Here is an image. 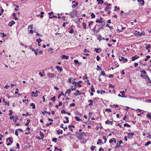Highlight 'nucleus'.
Masks as SVG:
<instances>
[{"label":"nucleus","mask_w":151,"mask_h":151,"mask_svg":"<svg viewBox=\"0 0 151 151\" xmlns=\"http://www.w3.org/2000/svg\"><path fill=\"white\" fill-rule=\"evenodd\" d=\"M95 51H96V52L97 53H99V51L98 50V49L97 48H95Z\"/></svg>","instance_id":"obj_62"},{"label":"nucleus","mask_w":151,"mask_h":151,"mask_svg":"<svg viewBox=\"0 0 151 151\" xmlns=\"http://www.w3.org/2000/svg\"><path fill=\"white\" fill-rule=\"evenodd\" d=\"M150 44H147L146 47H145V48L146 49L149 50V49H150Z\"/></svg>","instance_id":"obj_24"},{"label":"nucleus","mask_w":151,"mask_h":151,"mask_svg":"<svg viewBox=\"0 0 151 151\" xmlns=\"http://www.w3.org/2000/svg\"><path fill=\"white\" fill-rule=\"evenodd\" d=\"M103 139H104V140H105L104 143H105L106 142V140H107V139L106 138V137L105 136H103Z\"/></svg>","instance_id":"obj_53"},{"label":"nucleus","mask_w":151,"mask_h":151,"mask_svg":"<svg viewBox=\"0 0 151 151\" xmlns=\"http://www.w3.org/2000/svg\"><path fill=\"white\" fill-rule=\"evenodd\" d=\"M74 26L73 25H72L69 28L70 31L69 33H73L74 32V29L73 27Z\"/></svg>","instance_id":"obj_6"},{"label":"nucleus","mask_w":151,"mask_h":151,"mask_svg":"<svg viewBox=\"0 0 151 151\" xmlns=\"http://www.w3.org/2000/svg\"><path fill=\"white\" fill-rule=\"evenodd\" d=\"M61 58L63 59V58L68 60L69 59V56L68 55H63L61 56Z\"/></svg>","instance_id":"obj_8"},{"label":"nucleus","mask_w":151,"mask_h":151,"mask_svg":"<svg viewBox=\"0 0 151 151\" xmlns=\"http://www.w3.org/2000/svg\"><path fill=\"white\" fill-rule=\"evenodd\" d=\"M18 131L17 130H16L15 131V134L17 136H18Z\"/></svg>","instance_id":"obj_61"},{"label":"nucleus","mask_w":151,"mask_h":151,"mask_svg":"<svg viewBox=\"0 0 151 151\" xmlns=\"http://www.w3.org/2000/svg\"><path fill=\"white\" fill-rule=\"evenodd\" d=\"M82 24L83 26V28L85 29H86V23L85 22H83L82 23Z\"/></svg>","instance_id":"obj_35"},{"label":"nucleus","mask_w":151,"mask_h":151,"mask_svg":"<svg viewBox=\"0 0 151 151\" xmlns=\"http://www.w3.org/2000/svg\"><path fill=\"white\" fill-rule=\"evenodd\" d=\"M15 23V22L13 21L12 20L11 22H10L8 26L9 27H11Z\"/></svg>","instance_id":"obj_9"},{"label":"nucleus","mask_w":151,"mask_h":151,"mask_svg":"<svg viewBox=\"0 0 151 151\" xmlns=\"http://www.w3.org/2000/svg\"><path fill=\"white\" fill-rule=\"evenodd\" d=\"M52 124V122H50L49 123H47L46 124V126L48 127V126L51 125Z\"/></svg>","instance_id":"obj_57"},{"label":"nucleus","mask_w":151,"mask_h":151,"mask_svg":"<svg viewBox=\"0 0 151 151\" xmlns=\"http://www.w3.org/2000/svg\"><path fill=\"white\" fill-rule=\"evenodd\" d=\"M14 118H15V116L14 115L11 116L10 117V119H13L14 120Z\"/></svg>","instance_id":"obj_54"},{"label":"nucleus","mask_w":151,"mask_h":151,"mask_svg":"<svg viewBox=\"0 0 151 151\" xmlns=\"http://www.w3.org/2000/svg\"><path fill=\"white\" fill-rule=\"evenodd\" d=\"M9 116H11L13 114L12 111L11 110H9Z\"/></svg>","instance_id":"obj_47"},{"label":"nucleus","mask_w":151,"mask_h":151,"mask_svg":"<svg viewBox=\"0 0 151 151\" xmlns=\"http://www.w3.org/2000/svg\"><path fill=\"white\" fill-rule=\"evenodd\" d=\"M101 23V24L102 25L101 27H102L103 26H104L105 25V23L104 21H101L100 23Z\"/></svg>","instance_id":"obj_28"},{"label":"nucleus","mask_w":151,"mask_h":151,"mask_svg":"<svg viewBox=\"0 0 151 151\" xmlns=\"http://www.w3.org/2000/svg\"><path fill=\"white\" fill-rule=\"evenodd\" d=\"M40 136L42 137V138H41V139H43V137L44 136V134H43V133L41 132H40Z\"/></svg>","instance_id":"obj_19"},{"label":"nucleus","mask_w":151,"mask_h":151,"mask_svg":"<svg viewBox=\"0 0 151 151\" xmlns=\"http://www.w3.org/2000/svg\"><path fill=\"white\" fill-rule=\"evenodd\" d=\"M140 72L142 73L143 74H145L146 73V72L145 71L140 70Z\"/></svg>","instance_id":"obj_63"},{"label":"nucleus","mask_w":151,"mask_h":151,"mask_svg":"<svg viewBox=\"0 0 151 151\" xmlns=\"http://www.w3.org/2000/svg\"><path fill=\"white\" fill-rule=\"evenodd\" d=\"M142 2V3L141 4V5H142V6H143L145 2L144 1V0H140V2Z\"/></svg>","instance_id":"obj_46"},{"label":"nucleus","mask_w":151,"mask_h":151,"mask_svg":"<svg viewBox=\"0 0 151 151\" xmlns=\"http://www.w3.org/2000/svg\"><path fill=\"white\" fill-rule=\"evenodd\" d=\"M114 8L115 9H114V11H116V9H117V10H119L120 9L119 8V7L117 8L116 6H115L114 7Z\"/></svg>","instance_id":"obj_51"},{"label":"nucleus","mask_w":151,"mask_h":151,"mask_svg":"<svg viewBox=\"0 0 151 151\" xmlns=\"http://www.w3.org/2000/svg\"><path fill=\"white\" fill-rule=\"evenodd\" d=\"M113 121H109V120H108L107 121H106L105 122V124H110L111 125H113Z\"/></svg>","instance_id":"obj_12"},{"label":"nucleus","mask_w":151,"mask_h":151,"mask_svg":"<svg viewBox=\"0 0 151 151\" xmlns=\"http://www.w3.org/2000/svg\"><path fill=\"white\" fill-rule=\"evenodd\" d=\"M96 1L98 2V4H102L104 2V1L103 0H97Z\"/></svg>","instance_id":"obj_17"},{"label":"nucleus","mask_w":151,"mask_h":151,"mask_svg":"<svg viewBox=\"0 0 151 151\" xmlns=\"http://www.w3.org/2000/svg\"><path fill=\"white\" fill-rule=\"evenodd\" d=\"M78 5V3L77 2H76V4H74L72 5V7L73 8L76 7Z\"/></svg>","instance_id":"obj_30"},{"label":"nucleus","mask_w":151,"mask_h":151,"mask_svg":"<svg viewBox=\"0 0 151 151\" xmlns=\"http://www.w3.org/2000/svg\"><path fill=\"white\" fill-rule=\"evenodd\" d=\"M120 93H122V96H124L125 95V91H121Z\"/></svg>","instance_id":"obj_44"},{"label":"nucleus","mask_w":151,"mask_h":151,"mask_svg":"<svg viewBox=\"0 0 151 151\" xmlns=\"http://www.w3.org/2000/svg\"><path fill=\"white\" fill-rule=\"evenodd\" d=\"M92 88L91 89V91H92V92H95V90H94V88H93V85H92Z\"/></svg>","instance_id":"obj_45"},{"label":"nucleus","mask_w":151,"mask_h":151,"mask_svg":"<svg viewBox=\"0 0 151 151\" xmlns=\"http://www.w3.org/2000/svg\"><path fill=\"white\" fill-rule=\"evenodd\" d=\"M104 5H105L106 6H110L111 5V4H108L106 2L104 4Z\"/></svg>","instance_id":"obj_38"},{"label":"nucleus","mask_w":151,"mask_h":151,"mask_svg":"<svg viewBox=\"0 0 151 151\" xmlns=\"http://www.w3.org/2000/svg\"><path fill=\"white\" fill-rule=\"evenodd\" d=\"M101 143L102 144H103V143L102 142V140L101 139H100L98 140V141L97 143V144L98 145H99Z\"/></svg>","instance_id":"obj_20"},{"label":"nucleus","mask_w":151,"mask_h":151,"mask_svg":"<svg viewBox=\"0 0 151 151\" xmlns=\"http://www.w3.org/2000/svg\"><path fill=\"white\" fill-rule=\"evenodd\" d=\"M91 18H94L95 17V15L94 14L92 13L91 14Z\"/></svg>","instance_id":"obj_33"},{"label":"nucleus","mask_w":151,"mask_h":151,"mask_svg":"<svg viewBox=\"0 0 151 151\" xmlns=\"http://www.w3.org/2000/svg\"><path fill=\"white\" fill-rule=\"evenodd\" d=\"M139 57V56H138L137 55H135V56L131 58L132 61H134L136 59H138Z\"/></svg>","instance_id":"obj_10"},{"label":"nucleus","mask_w":151,"mask_h":151,"mask_svg":"<svg viewBox=\"0 0 151 151\" xmlns=\"http://www.w3.org/2000/svg\"><path fill=\"white\" fill-rule=\"evenodd\" d=\"M30 105L32 106V108L33 109H35V104H33V103H32L30 104Z\"/></svg>","instance_id":"obj_40"},{"label":"nucleus","mask_w":151,"mask_h":151,"mask_svg":"<svg viewBox=\"0 0 151 151\" xmlns=\"http://www.w3.org/2000/svg\"><path fill=\"white\" fill-rule=\"evenodd\" d=\"M147 116L148 118H149L150 119H151V116L150 113L147 114Z\"/></svg>","instance_id":"obj_64"},{"label":"nucleus","mask_w":151,"mask_h":151,"mask_svg":"<svg viewBox=\"0 0 151 151\" xmlns=\"http://www.w3.org/2000/svg\"><path fill=\"white\" fill-rule=\"evenodd\" d=\"M72 78H70L68 79V83H71V80L72 79Z\"/></svg>","instance_id":"obj_59"},{"label":"nucleus","mask_w":151,"mask_h":151,"mask_svg":"<svg viewBox=\"0 0 151 151\" xmlns=\"http://www.w3.org/2000/svg\"><path fill=\"white\" fill-rule=\"evenodd\" d=\"M75 119L77 121H80V119L77 116H75Z\"/></svg>","instance_id":"obj_41"},{"label":"nucleus","mask_w":151,"mask_h":151,"mask_svg":"<svg viewBox=\"0 0 151 151\" xmlns=\"http://www.w3.org/2000/svg\"><path fill=\"white\" fill-rule=\"evenodd\" d=\"M145 79L147 81H148V82L150 83H151V81L150 78H149V77L148 76H145Z\"/></svg>","instance_id":"obj_15"},{"label":"nucleus","mask_w":151,"mask_h":151,"mask_svg":"<svg viewBox=\"0 0 151 151\" xmlns=\"http://www.w3.org/2000/svg\"><path fill=\"white\" fill-rule=\"evenodd\" d=\"M145 34V33L143 31L142 32H138L137 33V34L138 36H141L142 35H144Z\"/></svg>","instance_id":"obj_13"},{"label":"nucleus","mask_w":151,"mask_h":151,"mask_svg":"<svg viewBox=\"0 0 151 151\" xmlns=\"http://www.w3.org/2000/svg\"><path fill=\"white\" fill-rule=\"evenodd\" d=\"M101 73L102 75H103L104 76H106V74L105 73L104 71H102Z\"/></svg>","instance_id":"obj_60"},{"label":"nucleus","mask_w":151,"mask_h":151,"mask_svg":"<svg viewBox=\"0 0 151 151\" xmlns=\"http://www.w3.org/2000/svg\"><path fill=\"white\" fill-rule=\"evenodd\" d=\"M57 131L58 134H62L63 133V132L62 130H60V131L59 130H58Z\"/></svg>","instance_id":"obj_31"},{"label":"nucleus","mask_w":151,"mask_h":151,"mask_svg":"<svg viewBox=\"0 0 151 151\" xmlns=\"http://www.w3.org/2000/svg\"><path fill=\"white\" fill-rule=\"evenodd\" d=\"M15 119H14L13 120V122H16L17 120L18 119V117L17 116H16L15 117Z\"/></svg>","instance_id":"obj_34"},{"label":"nucleus","mask_w":151,"mask_h":151,"mask_svg":"<svg viewBox=\"0 0 151 151\" xmlns=\"http://www.w3.org/2000/svg\"><path fill=\"white\" fill-rule=\"evenodd\" d=\"M42 40L40 38H39V39H37L36 40V41L38 43H40V42L42 41Z\"/></svg>","instance_id":"obj_37"},{"label":"nucleus","mask_w":151,"mask_h":151,"mask_svg":"<svg viewBox=\"0 0 151 151\" xmlns=\"http://www.w3.org/2000/svg\"><path fill=\"white\" fill-rule=\"evenodd\" d=\"M106 27H109V29L110 30H111L113 29V27L110 26L109 24H106Z\"/></svg>","instance_id":"obj_27"},{"label":"nucleus","mask_w":151,"mask_h":151,"mask_svg":"<svg viewBox=\"0 0 151 151\" xmlns=\"http://www.w3.org/2000/svg\"><path fill=\"white\" fill-rule=\"evenodd\" d=\"M89 101L90 102V104H88V106H92L93 104V101L91 99L89 100Z\"/></svg>","instance_id":"obj_21"},{"label":"nucleus","mask_w":151,"mask_h":151,"mask_svg":"<svg viewBox=\"0 0 151 151\" xmlns=\"http://www.w3.org/2000/svg\"><path fill=\"white\" fill-rule=\"evenodd\" d=\"M61 113L62 114H65L66 112V111L64 110H61Z\"/></svg>","instance_id":"obj_52"},{"label":"nucleus","mask_w":151,"mask_h":151,"mask_svg":"<svg viewBox=\"0 0 151 151\" xmlns=\"http://www.w3.org/2000/svg\"><path fill=\"white\" fill-rule=\"evenodd\" d=\"M74 114H75V115H76L79 116H81L82 115L80 113V112H78V111H75Z\"/></svg>","instance_id":"obj_18"},{"label":"nucleus","mask_w":151,"mask_h":151,"mask_svg":"<svg viewBox=\"0 0 151 151\" xmlns=\"http://www.w3.org/2000/svg\"><path fill=\"white\" fill-rule=\"evenodd\" d=\"M55 75L54 74L49 73L47 74V76L50 77L51 78H54L55 77Z\"/></svg>","instance_id":"obj_5"},{"label":"nucleus","mask_w":151,"mask_h":151,"mask_svg":"<svg viewBox=\"0 0 151 151\" xmlns=\"http://www.w3.org/2000/svg\"><path fill=\"white\" fill-rule=\"evenodd\" d=\"M122 143H123L122 141V140H120V141H119V143L117 142V143L116 145V147H115V148H116V147L119 148L121 144Z\"/></svg>","instance_id":"obj_7"},{"label":"nucleus","mask_w":151,"mask_h":151,"mask_svg":"<svg viewBox=\"0 0 151 151\" xmlns=\"http://www.w3.org/2000/svg\"><path fill=\"white\" fill-rule=\"evenodd\" d=\"M151 144V142L150 141H148L145 144V146H148L149 145Z\"/></svg>","instance_id":"obj_39"},{"label":"nucleus","mask_w":151,"mask_h":151,"mask_svg":"<svg viewBox=\"0 0 151 151\" xmlns=\"http://www.w3.org/2000/svg\"><path fill=\"white\" fill-rule=\"evenodd\" d=\"M101 21L100 19L99 20L98 19H97L96 21V22H99V23H100Z\"/></svg>","instance_id":"obj_56"},{"label":"nucleus","mask_w":151,"mask_h":151,"mask_svg":"<svg viewBox=\"0 0 151 151\" xmlns=\"http://www.w3.org/2000/svg\"><path fill=\"white\" fill-rule=\"evenodd\" d=\"M95 147V146L92 145L91 146V149L92 150H93Z\"/></svg>","instance_id":"obj_50"},{"label":"nucleus","mask_w":151,"mask_h":151,"mask_svg":"<svg viewBox=\"0 0 151 151\" xmlns=\"http://www.w3.org/2000/svg\"><path fill=\"white\" fill-rule=\"evenodd\" d=\"M61 150H62L61 149L58 148L57 147H55V151H58V150H60V151H61Z\"/></svg>","instance_id":"obj_32"},{"label":"nucleus","mask_w":151,"mask_h":151,"mask_svg":"<svg viewBox=\"0 0 151 151\" xmlns=\"http://www.w3.org/2000/svg\"><path fill=\"white\" fill-rule=\"evenodd\" d=\"M53 13V12H50L48 14L49 16V18L50 19H52V18H55L57 17L56 16H54L53 14V16H51V14H52Z\"/></svg>","instance_id":"obj_4"},{"label":"nucleus","mask_w":151,"mask_h":151,"mask_svg":"<svg viewBox=\"0 0 151 151\" xmlns=\"http://www.w3.org/2000/svg\"><path fill=\"white\" fill-rule=\"evenodd\" d=\"M134 134L133 132H132L130 134L129 133H128L127 134V137L129 138L132 139L133 137Z\"/></svg>","instance_id":"obj_3"},{"label":"nucleus","mask_w":151,"mask_h":151,"mask_svg":"<svg viewBox=\"0 0 151 151\" xmlns=\"http://www.w3.org/2000/svg\"><path fill=\"white\" fill-rule=\"evenodd\" d=\"M28 115H29V113L28 112H27L26 114H23L22 115V116H27Z\"/></svg>","instance_id":"obj_55"},{"label":"nucleus","mask_w":151,"mask_h":151,"mask_svg":"<svg viewBox=\"0 0 151 151\" xmlns=\"http://www.w3.org/2000/svg\"><path fill=\"white\" fill-rule=\"evenodd\" d=\"M105 111H106L108 112H111V110L109 109H106Z\"/></svg>","instance_id":"obj_42"},{"label":"nucleus","mask_w":151,"mask_h":151,"mask_svg":"<svg viewBox=\"0 0 151 151\" xmlns=\"http://www.w3.org/2000/svg\"><path fill=\"white\" fill-rule=\"evenodd\" d=\"M40 92L38 90H37L36 91H35V94L34 95H31L32 96V97H37L38 96V95L37 94V93H40Z\"/></svg>","instance_id":"obj_11"},{"label":"nucleus","mask_w":151,"mask_h":151,"mask_svg":"<svg viewBox=\"0 0 151 151\" xmlns=\"http://www.w3.org/2000/svg\"><path fill=\"white\" fill-rule=\"evenodd\" d=\"M85 76H86V79L87 80V81H85V82H87V83L88 85H90L91 84V83L89 82V81L88 80V77H87V75L86 74L85 75Z\"/></svg>","instance_id":"obj_16"},{"label":"nucleus","mask_w":151,"mask_h":151,"mask_svg":"<svg viewBox=\"0 0 151 151\" xmlns=\"http://www.w3.org/2000/svg\"><path fill=\"white\" fill-rule=\"evenodd\" d=\"M71 92V91L70 90V89H68L67 90L66 92H65V94H66L67 93H68V96H69V94H70V92Z\"/></svg>","instance_id":"obj_23"},{"label":"nucleus","mask_w":151,"mask_h":151,"mask_svg":"<svg viewBox=\"0 0 151 151\" xmlns=\"http://www.w3.org/2000/svg\"><path fill=\"white\" fill-rule=\"evenodd\" d=\"M147 58H145V61H147V60L148 59L150 58V56L149 55H147L146 56Z\"/></svg>","instance_id":"obj_29"},{"label":"nucleus","mask_w":151,"mask_h":151,"mask_svg":"<svg viewBox=\"0 0 151 151\" xmlns=\"http://www.w3.org/2000/svg\"><path fill=\"white\" fill-rule=\"evenodd\" d=\"M124 126L125 127L127 126L128 127H131V126L130 125L128 124L127 123H125V124H124Z\"/></svg>","instance_id":"obj_36"},{"label":"nucleus","mask_w":151,"mask_h":151,"mask_svg":"<svg viewBox=\"0 0 151 151\" xmlns=\"http://www.w3.org/2000/svg\"><path fill=\"white\" fill-rule=\"evenodd\" d=\"M74 61L76 64H77L79 63L78 60H74Z\"/></svg>","instance_id":"obj_58"},{"label":"nucleus","mask_w":151,"mask_h":151,"mask_svg":"<svg viewBox=\"0 0 151 151\" xmlns=\"http://www.w3.org/2000/svg\"><path fill=\"white\" fill-rule=\"evenodd\" d=\"M56 99V97L55 96H54L50 100L52 101L53 102L55 101Z\"/></svg>","instance_id":"obj_25"},{"label":"nucleus","mask_w":151,"mask_h":151,"mask_svg":"<svg viewBox=\"0 0 151 151\" xmlns=\"http://www.w3.org/2000/svg\"><path fill=\"white\" fill-rule=\"evenodd\" d=\"M78 134L79 135L78 139H82L84 136H86V134L85 132L79 133Z\"/></svg>","instance_id":"obj_1"},{"label":"nucleus","mask_w":151,"mask_h":151,"mask_svg":"<svg viewBox=\"0 0 151 151\" xmlns=\"http://www.w3.org/2000/svg\"><path fill=\"white\" fill-rule=\"evenodd\" d=\"M30 120L29 119H28L27 120V122L26 124H25V126H27L29 125V123L30 122Z\"/></svg>","instance_id":"obj_26"},{"label":"nucleus","mask_w":151,"mask_h":151,"mask_svg":"<svg viewBox=\"0 0 151 151\" xmlns=\"http://www.w3.org/2000/svg\"><path fill=\"white\" fill-rule=\"evenodd\" d=\"M65 118L66 120V123H68L69 122V119H69L68 117H65Z\"/></svg>","instance_id":"obj_48"},{"label":"nucleus","mask_w":151,"mask_h":151,"mask_svg":"<svg viewBox=\"0 0 151 151\" xmlns=\"http://www.w3.org/2000/svg\"><path fill=\"white\" fill-rule=\"evenodd\" d=\"M111 9V7H108V6H106V7L105 8V10L106 11H107L108 9Z\"/></svg>","instance_id":"obj_43"},{"label":"nucleus","mask_w":151,"mask_h":151,"mask_svg":"<svg viewBox=\"0 0 151 151\" xmlns=\"http://www.w3.org/2000/svg\"><path fill=\"white\" fill-rule=\"evenodd\" d=\"M119 60L120 61H122L124 63H126L128 61V60L123 57H122L119 58Z\"/></svg>","instance_id":"obj_2"},{"label":"nucleus","mask_w":151,"mask_h":151,"mask_svg":"<svg viewBox=\"0 0 151 151\" xmlns=\"http://www.w3.org/2000/svg\"><path fill=\"white\" fill-rule=\"evenodd\" d=\"M57 139L56 138H54L52 139V141L54 142H57Z\"/></svg>","instance_id":"obj_49"},{"label":"nucleus","mask_w":151,"mask_h":151,"mask_svg":"<svg viewBox=\"0 0 151 151\" xmlns=\"http://www.w3.org/2000/svg\"><path fill=\"white\" fill-rule=\"evenodd\" d=\"M55 68L57 69L58 71L61 72L63 70V69L59 66L57 65L56 66Z\"/></svg>","instance_id":"obj_14"},{"label":"nucleus","mask_w":151,"mask_h":151,"mask_svg":"<svg viewBox=\"0 0 151 151\" xmlns=\"http://www.w3.org/2000/svg\"><path fill=\"white\" fill-rule=\"evenodd\" d=\"M9 140V142H10L11 143H12L13 142V141L12 140V139L11 137H9L8 138H7L6 139V141H7L8 140Z\"/></svg>","instance_id":"obj_22"}]
</instances>
